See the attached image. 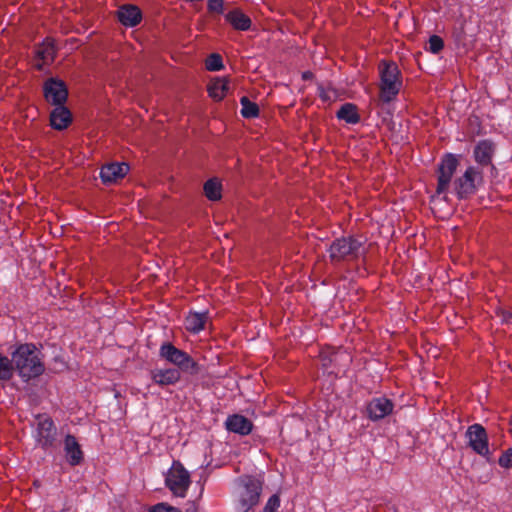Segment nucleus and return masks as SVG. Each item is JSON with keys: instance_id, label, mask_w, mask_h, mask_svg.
<instances>
[{"instance_id": "obj_1", "label": "nucleus", "mask_w": 512, "mask_h": 512, "mask_svg": "<svg viewBox=\"0 0 512 512\" xmlns=\"http://www.w3.org/2000/svg\"><path fill=\"white\" fill-rule=\"evenodd\" d=\"M13 363L19 377L25 382L42 375L45 371L41 352L34 344L19 345L13 352Z\"/></svg>"}, {"instance_id": "obj_2", "label": "nucleus", "mask_w": 512, "mask_h": 512, "mask_svg": "<svg viewBox=\"0 0 512 512\" xmlns=\"http://www.w3.org/2000/svg\"><path fill=\"white\" fill-rule=\"evenodd\" d=\"M263 482L254 476H243L238 480V503L243 512H251L259 503Z\"/></svg>"}, {"instance_id": "obj_3", "label": "nucleus", "mask_w": 512, "mask_h": 512, "mask_svg": "<svg viewBox=\"0 0 512 512\" xmlns=\"http://www.w3.org/2000/svg\"><path fill=\"white\" fill-rule=\"evenodd\" d=\"M380 69V98L383 102L388 103L392 101L399 93L401 88L400 70L398 66L393 63L382 62L379 66Z\"/></svg>"}, {"instance_id": "obj_4", "label": "nucleus", "mask_w": 512, "mask_h": 512, "mask_svg": "<svg viewBox=\"0 0 512 512\" xmlns=\"http://www.w3.org/2000/svg\"><path fill=\"white\" fill-rule=\"evenodd\" d=\"M363 243L352 237H341L335 239L329 246L328 253L332 262L355 259L362 254Z\"/></svg>"}, {"instance_id": "obj_5", "label": "nucleus", "mask_w": 512, "mask_h": 512, "mask_svg": "<svg viewBox=\"0 0 512 512\" xmlns=\"http://www.w3.org/2000/svg\"><path fill=\"white\" fill-rule=\"evenodd\" d=\"M159 355L161 358L177 366L179 371L181 370L189 374H196L199 371L197 362L185 351L178 349L170 342H164L160 346Z\"/></svg>"}, {"instance_id": "obj_6", "label": "nucleus", "mask_w": 512, "mask_h": 512, "mask_svg": "<svg viewBox=\"0 0 512 512\" xmlns=\"http://www.w3.org/2000/svg\"><path fill=\"white\" fill-rule=\"evenodd\" d=\"M191 484L190 474L179 461H173L165 476V485L177 497L184 498Z\"/></svg>"}, {"instance_id": "obj_7", "label": "nucleus", "mask_w": 512, "mask_h": 512, "mask_svg": "<svg viewBox=\"0 0 512 512\" xmlns=\"http://www.w3.org/2000/svg\"><path fill=\"white\" fill-rule=\"evenodd\" d=\"M483 182L482 171L474 166L466 169L462 176L458 177L453 184V189L458 198L464 199L473 195L478 186Z\"/></svg>"}, {"instance_id": "obj_8", "label": "nucleus", "mask_w": 512, "mask_h": 512, "mask_svg": "<svg viewBox=\"0 0 512 512\" xmlns=\"http://www.w3.org/2000/svg\"><path fill=\"white\" fill-rule=\"evenodd\" d=\"M459 162L455 155L447 154L438 166V182L436 193L438 195L446 194L451 187L452 177L457 169Z\"/></svg>"}, {"instance_id": "obj_9", "label": "nucleus", "mask_w": 512, "mask_h": 512, "mask_svg": "<svg viewBox=\"0 0 512 512\" xmlns=\"http://www.w3.org/2000/svg\"><path fill=\"white\" fill-rule=\"evenodd\" d=\"M45 101L53 106L63 105L68 98V89L65 82L59 78H48L43 84Z\"/></svg>"}, {"instance_id": "obj_10", "label": "nucleus", "mask_w": 512, "mask_h": 512, "mask_svg": "<svg viewBox=\"0 0 512 512\" xmlns=\"http://www.w3.org/2000/svg\"><path fill=\"white\" fill-rule=\"evenodd\" d=\"M57 429L50 417L38 416L35 439L43 449L55 446Z\"/></svg>"}, {"instance_id": "obj_11", "label": "nucleus", "mask_w": 512, "mask_h": 512, "mask_svg": "<svg viewBox=\"0 0 512 512\" xmlns=\"http://www.w3.org/2000/svg\"><path fill=\"white\" fill-rule=\"evenodd\" d=\"M466 437L468 438L469 446L475 453L483 457L490 455L488 435L481 424L476 423L469 426L466 431Z\"/></svg>"}, {"instance_id": "obj_12", "label": "nucleus", "mask_w": 512, "mask_h": 512, "mask_svg": "<svg viewBox=\"0 0 512 512\" xmlns=\"http://www.w3.org/2000/svg\"><path fill=\"white\" fill-rule=\"evenodd\" d=\"M394 409L393 402L386 397H376L366 406L367 416L371 421H378L390 415Z\"/></svg>"}, {"instance_id": "obj_13", "label": "nucleus", "mask_w": 512, "mask_h": 512, "mask_svg": "<svg viewBox=\"0 0 512 512\" xmlns=\"http://www.w3.org/2000/svg\"><path fill=\"white\" fill-rule=\"evenodd\" d=\"M129 171L127 163H109L104 165L100 171V178L104 184H111L122 179Z\"/></svg>"}, {"instance_id": "obj_14", "label": "nucleus", "mask_w": 512, "mask_h": 512, "mask_svg": "<svg viewBox=\"0 0 512 512\" xmlns=\"http://www.w3.org/2000/svg\"><path fill=\"white\" fill-rule=\"evenodd\" d=\"M225 428L232 433L246 436L252 432L253 423L241 414L229 415L225 421Z\"/></svg>"}, {"instance_id": "obj_15", "label": "nucleus", "mask_w": 512, "mask_h": 512, "mask_svg": "<svg viewBox=\"0 0 512 512\" xmlns=\"http://www.w3.org/2000/svg\"><path fill=\"white\" fill-rule=\"evenodd\" d=\"M71 121V112L65 106V104L55 106V108L50 113L51 126L56 130H63L67 128Z\"/></svg>"}, {"instance_id": "obj_16", "label": "nucleus", "mask_w": 512, "mask_h": 512, "mask_svg": "<svg viewBox=\"0 0 512 512\" xmlns=\"http://www.w3.org/2000/svg\"><path fill=\"white\" fill-rule=\"evenodd\" d=\"M141 18V11L135 5H123L118 10L119 21L127 27L136 26L141 21Z\"/></svg>"}, {"instance_id": "obj_17", "label": "nucleus", "mask_w": 512, "mask_h": 512, "mask_svg": "<svg viewBox=\"0 0 512 512\" xmlns=\"http://www.w3.org/2000/svg\"><path fill=\"white\" fill-rule=\"evenodd\" d=\"M55 54L56 49L53 41L50 38H46L36 49V57L41 61L36 63V68L41 70L43 65L52 62L54 60Z\"/></svg>"}, {"instance_id": "obj_18", "label": "nucleus", "mask_w": 512, "mask_h": 512, "mask_svg": "<svg viewBox=\"0 0 512 512\" xmlns=\"http://www.w3.org/2000/svg\"><path fill=\"white\" fill-rule=\"evenodd\" d=\"M151 377L154 383L160 386H168L176 384L180 380L181 374L178 369L168 368L152 371Z\"/></svg>"}, {"instance_id": "obj_19", "label": "nucleus", "mask_w": 512, "mask_h": 512, "mask_svg": "<svg viewBox=\"0 0 512 512\" xmlns=\"http://www.w3.org/2000/svg\"><path fill=\"white\" fill-rule=\"evenodd\" d=\"M209 319L208 311L190 312L185 318V328L194 334L199 333L205 328Z\"/></svg>"}, {"instance_id": "obj_20", "label": "nucleus", "mask_w": 512, "mask_h": 512, "mask_svg": "<svg viewBox=\"0 0 512 512\" xmlns=\"http://www.w3.org/2000/svg\"><path fill=\"white\" fill-rule=\"evenodd\" d=\"M64 450L66 453L67 461L70 465L76 466L81 463L83 459V453L76 438L72 435L65 437Z\"/></svg>"}, {"instance_id": "obj_21", "label": "nucleus", "mask_w": 512, "mask_h": 512, "mask_svg": "<svg viewBox=\"0 0 512 512\" xmlns=\"http://www.w3.org/2000/svg\"><path fill=\"white\" fill-rule=\"evenodd\" d=\"M493 153L494 145L488 140L480 141L474 148V158L482 166H487L491 163Z\"/></svg>"}, {"instance_id": "obj_22", "label": "nucleus", "mask_w": 512, "mask_h": 512, "mask_svg": "<svg viewBox=\"0 0 512 512\" xmlns=\"http://www.w3.org/2000/svg\"><path fill=\"white\" fill-rule=\"evenodd\" d=\"M225 19L236 30L247 31L251 27V19L239 9L229 11Z\"/></svg>"}, {"instance_id": "obj_23", "label": "nucleus", "mask_w": 512, "mask_h": 512, "mask_svg": "<svg viewBox=\"0 0 512 512\" xmlns=\"http://www.w3.org/2000/svg\"><path fill=\"white\" fill-rule=\"evenodd\" d=\"M228 91V80L226 78H216L208 85V93L216 101L222 100Z\"/></svg>"}, {"instance_id": "obj_24", "label": "nucleus", "mask_w": 512, "mask_h": 512, "mask_svg": "<svg viewBox=\"0 0 512 512\" xmlns=\"http://www.w3.org/2000/svg\"><path fill=\"white\" fill-rule=\"evenodd\" d=\"M336 115L340 120H344L349 124H357L360 121L357 107L352 103L342 105Z\"/></svg>"}, {"instance_id": "obj_25", "label": "nucleus", "mask_w": 512, "mask_h": 512, "mask_svg": "<svg viewBox=\"0 0 512 512\" xmlns=\"http://www.w3.org/2000/svg\"><path fill=\"white\" fill-rule=\"evenodd\" d=\"M15 366L13 363V354L11 359L0 353V380L9 381L13 376Z\"/></svg>"}, {"instance_id": "obj_26", "label": "nucleus", "mask_w": 512, "mask_h": 512, "mask_svg": "<svg viewBox=\"0 0 512 512\" xmlns=\"http://www.w3.org/2000/svg\"><path fill=\"white\" fill-rule=\"evenodd\" d=\"M206 197L211 201L221 199V183L216 179H210L204 184Z\"/></svg>"}, {"instance_id": "obj_27", "label": "nucleus", "mask_w": 512, "mask_h": 512, "mask_svg": "<svg viewBox=\"0 0 512 512\" xmlns=\"http://www.w3.org/2000/svg\"><path fill=\"white\" fill-rule=\"evenodd\" d=\"M241 103V115L244 118H255L259 115L258 105L254 102H251L246 96H243L240 99Z\"/></svg>"}, {"instance_id": "obj_28", "label": "nucleus", "mask_w": 512, "mask_h": 512, "mask_svg": "<svg viewBox=\"0 0 512 512\" xmlns=\"http://www.w3.org/2000/svg\"><path fill=\"white\" fill-rule=\"evenodd\" d=\"M208 71H219L223 68L222 57L219 54L213 53L207 59L205 63Z\"/></svg>"}, {"instance_id": "obj_29", "label": "nucleus", "mask_w": 512, "mask_h": 512, "mask_svg": "<svg viewBox=\"0 0 512 512\" xmlns=\"http://www.w3.org/2000/svg\"><path fill=\"white\" fill-rule=\"evenodd\" d=\"M318 96L324 102H332L336 99V91L331 87H325L322 84L317 88Z\"/></svg>"}, {"instance_id": "obj_30", "label": "nucleus", "mask_w": 512, "mask_h": 512, "mask_svg": "<svg viewBox=\"0 0 512 512\" xmlns=\"http://www.w3.org/2000/svg\"><path fill=\"white\" fill-rule=\"evenodd\" d=\"M428 44H429L428 50L430 52H432L433 54L439 53L444 47V42H443L442 38L437 35H432L429 38Z\"/></svg>"}, {"instance_id": "obj_31", "label": "nucleus", "mask_w": 512, "mask_h": 512, "mask_svg": "<svg viewBox=\"0 0 512 512\" xmlns=\"http://www.w3.org/2000/svg\"><path fill=\"white\" fill-rule=\"evenodd\" d=\"M280 507V497L278 494H273L266 502L261 512H277Z\"/></svg>"}, {"instance_id": "obj_32", "label": "nucleus", "mask_w": 512, "mask_h": 512, "mask_svg": "<svg viewBox=\"0 0 512 512\" xmlns=\"http://www.w3.org/2000/svg\"><path fill=\"white\" fill-rule=\"evenodd\" d=\"M498 463L503 468H510L512 466V448H509L500 456Z\"/></svg>"}, {"instance_id": "obj_33", "label": "nucleus", "mask_w": 512, "mask_h": 512, "mask_svg": "<svg viewBox=\"0 0 512 512\" xmlns=\"http://www.w3.org/2000/svg\"><path fill=\"white\" fill-rule=\"evenodd\" d=\"M150 512H182L180 509L167 503H158L151 507Z\"/></svg>"}, {"instance_id": "obj_34", "label": "nucleus", "mask_w": 512, "mask_h": 512, "mask_svg": "<svg viewBox=\"0 0 512 512\" xmlns=\"http://www.w3.org/2000/svg\"><path fill=\"white\" fill-rule=\"evenodd\" d=\"M224 0H208V10L210 12L222 13Z\"/></svg>"}, {"instance_id": "obj_35", "label": "nucleus", "mask_w": 512, "mask_h": 512, "mask_svg": "<svg viewBox=\"0 0 512 512\" xmlns=\"http://www.w3.org/2000/svg\"><path fill=\"white\" fill-rule=\"evenodd\" d=\"M498 315L501 317V320L504 323H508L512 319V313L507 310H500Z\"/></svg>"}, {"instance_id": "obj_36", "label": "nucleus", "mask_w": 512, "mask_h": 512, "mask_svg": "<svg viewBox=\"0 0 512 512\" xmlns=\"http://www.w3.org/2000/svg\"><path fill=\"white\" fill-rule=\"evenodd\" d=\"M186 512H198L195 502L189 503V507L186 509Z\"/></svg>"}, {"instance_id": "obj_37", "label": "nucleus", "mask_w": 512, "mask_h": 512, "mask_svg": "<svg viewBox=\"0 0 512 512\" xmlns=\"http://www.w3.org/2000/svg\"><path fill=\"white\" fill-rule=\"evenodd\" d=\"M310 76H311V73H309V72H306L303 74L304 79H308Z\"/></svg>"}]
</instances>
